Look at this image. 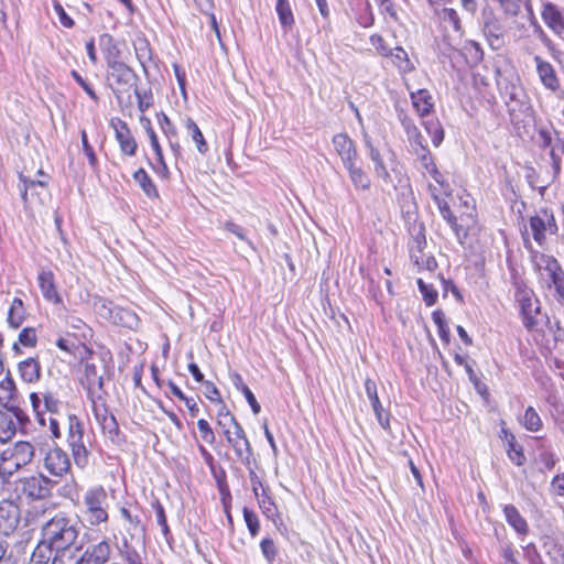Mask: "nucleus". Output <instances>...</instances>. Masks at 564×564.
Instances as JSON below:
<instances>
[{
	"mask_svg": "<svg viewBox=\"0 0 564 564\" xmlns=\"http://www.w3.org/2000/svg\"><path fill=\"white\" fill-rule=\"evenodd\" d=\"M17 432V422L7 413H0V443L10 441Z\"/></svg>",
	"mask_w": 564,
	"mask_h": 564,
	"instance_id": "obj_31",
	"label": "nucleus"
},
{
	"mask_svg": "<svg viewBox=\"0 0 564 564\" xmlns=\"http://www.w3.org/2000/svg\"><path fill=\"white\" fill-rule=\"evenodd\" d=\"M148 137L150 139L151 148L155 153L156 161L162 162L163 152L159 143L158 137L152 128L148 129Z\"/></svg>",
	"mask_w": 564,
	"mask_h": 564,
	"instance_id": "obj_59",
	"label": "nucleus"
},
{
	"mask_svg": "<svg viewBox=\"0 0 564 564\" xmlns=\"http://www.w3.org/2000/svg\"><path fill=\"white\" fill-rule=\"evenodd\" d=\"M67 444L75 465L82 469L85 468L89 463V451L84 443L83 424L75 415L68 416Z\"/></svg>",
	"mask_w": 564,
	"mask_h": 564,
	"instance_id": "obj_6",
	"label": "nucleus"
},
{
	"mask_svg": "<svg viewBox=\"0 0 564 564\" xmlns=\"http://www.w3.org/2000/svg\"><path fill=\"white\" fill-rule=\"evenodd\" d=\"M108 494L102 486L88 488L83 495V521L88 527L97 528L108 522Z\"/></svg>",
	"mask_w": 564,
	"mask_h": 564,
	"instance_id": "obj_2",
	"label": "nucleus"
},
{
	"mask_svg": "<svg viewBox=\"0 0 564 564\" xmlns=\"http://www.w3.org/2000/svg\"><path fill=\"white\" fill-rule=\"evenodd\" d=\"M541 17L547 28L551 29L556 35H563L564 15L555 4L551 2H544L542 6Z\"/></svg>",
	"mask_w": 564,
	"mask_h": 564,
	"instance_id": "obj_16",
	"label": "nucleus"
},
{
	"mask_svg": "<svg viewBox=\"0 0 564 564\" xmlns=\"http://www.w3.org/2000/svg\"><path fill=\"white\" fill-rule=\"evenodd\" d=\"M401 124L406 133L408 140L414 150L415 148L423 147V137L420 133L414 121L405 113L400 115Z\"/></svg>",
	"mask_w": 564,
	"mask_h": 564,
	"instance_id": "obj_29",
	"label": "nucleus"
},
{
	"mask_svg": "<svg viewBox=\"0 0 564 564\" xmlns=\"http://www.w3.org/2000/svg\"><path fill=\"white\" fill-rule=\"evenodd\" d=\"M364 143L368 151V155L373 163V172L377 177L382 180V182L387 185L392 184L390 170L394 171V152L389 150L387 155L382 154L379 149L373 145L372 140L368 134L364 135Z\"/></svg>",
	"mask_w": 564,
	"mask_h": 564,
	"instance_id": "obj_7",
	"label": "nucleus"
},
{
	"mask_svg": "<svg viewBox=\"0 0 564 564\" xmlns=\"http://www.w3.org/2000/svg\"><path fill=\"white\" fill-rule=\"evenodd\" d=\"M509 443V449H508V456L512 463H514L518 466L523 465L525 462V457L523 455V452L521 447H518L516 444V438L512 434H510Z\"/></svg>",
	"mask_w": 564,
	"mask_h": 564,
	"instance_id": "obj_40",
	"label": "nucleus"
},
{
	"mask_svg": "<svg viewBox=\"0 0 564 564\" xmlns=\"http://www.w3.org/2000/svg\"><path fill=\"white\" fill-rule=\"evenodd\" d=\"M21 379L28 383L37 382L41 378V365L35 358H28L18 365Z\"/></svg>",
	"mask_w": 564,
	"mask_h": 564,
	"instance_id": "obj_25",
	"label": "nucleus"
},
{
	"mask_svg": "<svg viewBox=\"0 0 564 564\" xmlns=\"http://www.w3.org/2000/svg\"><path fill=\"white\" fill-rule=\"evenodd\" d=\"M554 286L558 301H564V272L557 275L556 280L551 283V288Z\"/></svg>",
	"mask_w": 564,
	"mask_h": 564,
	"instance_id": "obj_64",
	"label": "nucleus"
},
{
	"mask_svg": "<svg viewBox=\"0 0 564 564\" xmlns=\"http://www.w3.org/2000/svg\"><path fill=\"white\" fill-rule=\"evenodd\" d=\"M56 481L43 474L19 478L14 485V491L19 499L28 502L45 500L51 497L52 488Z\"/></svg>",
	"mask_w": 564,
	"mask_h": 564,
	"instance_id": "obj_3",
	"label": "nucleus"
},
{
	"mask_svg": "<svg viewBox=\"0 0 564 564\" xmlns=\"http://www.w3.org/2000/svg\"><path fill=\"white\" fill-rule=\"evenodd\" d=\"M417 285L426 305H433L437 300V292L432 288V285L426 284L422 279L417 280Z\"/></svg>",
	"mask_w": 564,
	"mask_h": 564,
	"instance_id": "obj_47",
	"label": "nucleus"
},
{
	"mask_svg": "<svg viewBox=\"0 0 564 564\" xmlns=\"http://www.w3.org/2000/svg\"><path fill=\"white\" fill-rule=\"evenodd\" d=\"M36 339V332L31 327L22 329L19 334V343L25 347H34Z\"/></svg>",
	"mask_w": 564,
	"mask_h": 564,
	"instance_id": "obj_51",
	"label": "nucleus"
},
{
	"mask_svg": "<svg viewBox=\"0 0 564 564\" xmlns=\"http://www.w3.org/2000/svg\"><path fill=\"white\" fill-rule=\"evenodd\" d=\"M111 126L115 130L116 139L122 153L129 156L134 155L137 151V142L128 128V124L120 119H115L111 120Z\"/></svg>",
	"mask_w": 564,
	"mask_h": 564,
	"instance_id": "obj_14",
	"label": "nucleus"
},
{
	"mask_svg": "<svg viewBox=\"0 0 564 564\" xmlns=\"http://www.w3.org/2000/svg\"><path fill=\"white\" fill-rule=\"evenodd\" d=\"M538 267L540 279L547 288H551V283L564 272L557 260L549 256H542Z\"/></svg>",
	"mask_w": 564,
	"mask_h": 564,
	"instance_id": "obj_21",
	"label": "nucleus"
},
{
	"mask_svg": "<svg viewBox=\"0 0 564 564\" xmlns=\"http://www.w3.org/2000/svg\"><path fill=\"white\" fill-rule=\"evenodd\" d=\"M505 14L517 17L521 10V0H496Z\"/></svg>",
	"mask_w": 564,
	"mask_h": 564,
	"instance_id": "obj_45",
	"label": "nucleus"
},
{
	"mask_svg": "<svg viewBox=\"0 0 564 564\" xmlns=\"http://www.w3.org/2000/svg\"><path fill=\"white\" fill-rule=\"evenodd\" d=\"M434 323L437 325L438 335L442 340L449 343V329L441 311H435L432 315Z\"/></svg>",
	"mask_w": 564,
	"mask_h": 564,
	"instance_id": "obj_41",
	"label": "nucleus"
},
{
	"mask_svg": "<svg viewBox=\"0 0 564 564\" xmlns=\"http://www.w3.org/2000/svg\"><path fill=\"white\" fill-rule=\"evenodd\" d=\"M530 228L533 239L539 245H542L545 240L546 234H554L556 225L553 215L543 210L541 214L530 217Z\"/></svg>",
	"mask_w": 564,
	"mask_h": 564,
	"instance_id": "obj_12",
	"label": "nucleus"
},
{
	"mask_svg": "<svg viewBox=\"0 0 564 564\" xmlns=\"http://www.w3.org/2000/svg\"><path fill=\"white\" fill-rule=\"evenodd\" d=\"M20 192L23 200L25 203L33 204L35 200L40 203L44 202V196H46V185L43 181L31 180L30 177L20 175Z\"/></svg>",
	"mask_w": 564,
	"mask_h": 564,
	"instance_id": "obj_13",
	"label": "nucleus"
},
{
	"mask_svg": "<svg viewBox=\"0 0 564 564\" xmlns=\"http://www.w3.org/2000/svg\"><path fill=\"white\" fill-rule=\"evenodd\" d=\"M158 120L166 137H169L170 139L172 137H176V129L165 113L161 112L160 115H158Z\"/></svg>",
	"mask_w": 564,
	"mask_h": 564,
	"instance_id": "obj_54",
	"label": "nucleus"
},
{
	"mask_svg": "<svg viewBox=\"0 0 564 564\" xmlns=\"http://www.w3.org/2000/svg\"><path fill=\"white\" fill-rule=\"evenodd\" d=\"M333 145L344 166L351 162H357L358 153L355 143L346 133L335 134L333 138Z\"/></svg>",
	"mask_w": 564,
	"mask_h": 564,
	"instance_id": "obj_15",
	"label": "nucleus"
},
{
	"mask_svg": "<svg viewBox=\"0 0 564 564\" xmlns=\"http://www.w3.org/2000/svg\"><path fill=\"white\" fill-rule=\"evenodd\" d=\"M133 90L138 99L139 110L141 112L147 111L152 106V94L147 91L141 93L137 87Z\"/></svg>",
	"mask_w": 564,
	"mask_h": 564,
	"instance_id": "obj_53",
	"label": "nucleus"
},
{
	"mask_svg": "<svg viewBox=\"0 0 564 564\" xmlns=\"http://www.w3.org/2000/svg\"><path fill=\"white\" fill-rule=\"evenodd\" d=\"M423 126L426 132L430 134L432 143L435 147H438L444 138V131L440 121L436 119H427L423 121Z\"/></svg>",
	"mask_w": 564,
	"mask_h": 564,
	"instance_id": "obj_37",
	"label": "nucleus"
},
{
	"mask_svg": "<svg viewBox=\"0 0 564 564\" xmlns=\"http://www.w3.org/2000/svg\"><path fill=\"white\" fill-rule=\"evenodd\" d=\"M72 77L80 85V87L86 91V94L94 100H97L98 97L93 89V87L78 74L76 70H72Z\"/></svg>",
	"mask_w": 564,
	"mask_h": 564,
	"instance_id": "obj_58",
	"label": "nucleus"
},
{
	"mask_svg": "<svg viewBox=\"0 0 564 564\" xmlns=\"http://www.w3.org/2000/svg\"><path fill=\"white\" fill-rule=\"evenodd\" d=\"M260 547H261V552L263 554V556L269 561V562H272L274 561L276 554H278V551H276V547L274 545V542L272 539L270 538H264L261 543H260Z\"/></svg>",
	"mask_w": 564,
	"mask_h": 564,
	"instance_id": "obj_50",
	"label": "nucleus"
},
{
	"mask_svg": "<svg viewBox=\"0 0 564 564\" xmlns=\"http://www.w3.org/2000/svg\"><path fill=\"white\" fill-rule=\"evenodd\" d=\"M392 63L398 67V69L402 73L411 72L414 66L409 59L408 53L402 47H395L391 50V54L389 56Z\"/></svg>",
	"mask_w": 564,
	"mask_h": 564,
	"instance_id": "obj_33",
	"label": "nucleus"
},
{
	"mask_svg": "<svg viewBox=\"0 0 564 564\" xmlns=\"http://www.w3.org/2000/svg\"><path fill=\"white\" fill-rule=\"evenodd\" d=\"M15 394V383L8 373L0 382V401H10Z\"/></svg>",
	"mask_w": 564,
	"mask_h": 564,
	"instance_id": "obj_39",
	"label": "nucleus"
},
{
	"mask_svg": "<svg viewBox=\"0 0 564 564\" xmlns=\"http://www.w3.org/2000/svg\"><path fill=\"white\" fill-rule=\"evenodd\" d=\"M370 43L375 47L377 54L383 57H388L391 54V48L386 44L383 37L379 34L370 36Z\"/></svg>",
	"mask_w": 564,
	"mask_h": 564,
	"instance_id": "obj_48",
	"label": "nucleus"
},
{
	"mask_svg": "<svg viewBox=\"0 0 564 564\" xmlns=\"http://www.w3.org/2000/svg\"><path fill=\"white\" fill-rule=\"evenodd\" d=\"M111 553L110 544L107 540H102L97 544L87 547L80 558L87 564H105Z\"/></svg>",
	"mask_w": 564,
	"mask_h": 564,
	"instance_id": "obj_20",
	"label": "nucleus"
},
{
	"mask_svg": "<svg viewBox=\"0 0 564 564\" xmlns=\"http://www.w3.org/2000/svg\"><path fill=\"white\" fill-rule=\"evenodd\" d=\"M464 50L467 54H469L470 58L477 63L482 59V50L480 48V45L474 41H469L465 44Z\"/></svg>",
	"mask_w": 564,
	"mask_h": 564,
	"instance_id": "obj_56",
	"label": "nucleus"
},
{
	"mask_svg": "<svg viewBox=\"0 0 564 564\" xmlns=\"http://www.w3.org/2000/svg\"><path fill=\"white\" fill-rule=\"evenodd\" d=\"M99 44L101 46L102 53L105 55V59L107 66H111L118 63H121V50L119 47L118 42L109 34H102L99 37Z\"/></svg>",
	"mask_w": 564,
	"mask_h": 564,
	"instance_id": "obj_23",
	"label": "nucleus"
},
{
	"mask_svg": "<svg viewBox=\"0 0 564 564\" xmlns=\"http://www.w3.org/2000/svg\"><path fill=\"white\" fill-rule=\"evenodd\" d=\"M242 512L245 522L249 529L250 534L252 536H256L260 529L259 519L257 514L253 511L249 510L248 508H243Z\"/></svg>",
	"mask_w": 564,
	"mask_h": 564,
	"instance_id": "obj_44",
	"label": "nucleus"
},
{
	"mask_svg": "<svg viewBox=\"0 0 564 564\" xmlns=\"http://www.w3.org/2000/svg\"><path fill=\"white\" fill-rule=\"evenodd\" d=\"M78 534V527L69 518L62 513L54 516L42 527L41 544H39L33 552L31 558L32 564L42 563L41 558L43 556L39 555V553L42 551L43 546L55 550L56 552L67 551L75 544Z\"/></svg>",
	"mask_w": 564,
	"mask_h": 564,
	"instance_id": "obj_1",
	"label": "nucleus"
},
{
	"mask_svg": "<svg viewBox=\"0 0 564 564\" xmlns=\"http://www.w3.org/2000/svg\"><path fill=\"white\" fill-rule=\"evenodd\" d=\"M411 99L414 109L421 117L427 116L434 107L432 95L426 89H419L415 93H411Z\"/></svg>",
	"mask_w": 564,
	"mask_h": 564,
	"instance_id": "obj_27",
	"label": "nucleus"
},
{
	"mask_svg": "<svg viewBox=\"0 0 564 564\" xmlns=\"http://www.w3.org/2000/svg\"><path fill=\"white\" fill-rule=\"evenodd\" d=\"M93 305L94 310L100 317L115 325H120L131 329L139 325V317L134 312L117 306L107 299L97 296L94 299Z\"/></svg>",
	"mask_w": 564,
	"mask_h": 564,
	"instance_id": "obj_5",
	"label": "nucleus"
},
{
	"mask_svg": "<svg viewBox=\"0 0 564 564\" xmlns=\"http://www.w3.org/2000/svg\"><path fill=\"white\" fill-rule=\"evenodd\" d=\"M425 245V236L420 232L414 239V243L411 246V259L416 265H420V256H423Z\"/></svg>",
	"mask_w": 564,
	"mask_h": 564,
	"instance_id": "obj_42",
	"label": "nucleus"
},
{
	"mask_svg": "<svg viewBox=\"0 0 564 564\" xmlns=\"http://www.w3.org/2000/svg\"><path fill=\"white\" fill-rule=\"evenodd\" d=\"M56 346L68 354H75L78 343L74 339L61 337L57 339Z\"/></svg>",
	"mask_w": 564,
	"mask_h": 564,
	"instance_id": "obj_61",
	"label": "nucleus"
},
{
	"mask_svg": "<svg viewBox=\"0 0 564 564\" xmlns=\"http://www.w3.org/2000/svg\"><path fill=\"white\" fill-rule=\"evenodd\" d=\"M108 69L109 85L118 99L121 98L122 94L137 87L138 75L123 62L111 65Z\"/></svg>",
	"mask_w": 564,
	"mask_h": 564,
	"instance_id": "obj_8",
	"label": "nucleus"
},
{
	"mask_svg": "<svg viewBox=\"0 0 564 564\" xmlns=\"http://www.w3.org/2000/svg\"><path fill=\"white\" fill-rule=\"evenodd\" d=\"M197 429L200 433L202 440L205 443L210 444V445L215 443V440H216L215 433L206 420H204V419L198 420Z\"/></svg>",
	"mask_w": 564,
	"mask_h": 564,
	"instance_id": "obj_46",
	"label": "nucleus"
},
{
	"mask_svg": "<svg viewBox=\"0 0 564 564\" xmlns=\"http://www.w3.org/2000/svg\"><path fill=\"white\" fill-rule=\"evenodd\" d=\"M443 20L451 23L455 31L460 30L459 17L454 9H444L443 10Z\"/></svg>",
	"mask_w": 564,
	"mask_h": 564,
	"instance_id": "obj_60",
	"label": "nucleus"
},
{
	"mask_svg": "<svg viewBox=\"0 0 564 564\" xmlns=\"http://www.w3.org/2000/svg\"><path fill=\"white\" fill-rule=\"evenodd\" d=\"M185 128L191 135L192 140L196 144V149L200 154H206L208 152V144L196 122L191 118L186 117L184 119Z\"/></svg>",
	"mask_w": 564,
	"mask_h": 564,
	"instance_id": "obj_30",
	"label": "nucleus"
},
{
	"mask_svg": "<svg viewBox=\"0 0 564 564\" xmlns=\"http://www.w3.org/2000/svg\"><path fill=\"white\" fill-rule=\"evenodd\" d=\"M434 202L437 205V208L443 219L446 220V223L451 226V228L455 232L456 238L462 243L463 239L466 238L467 232L464 230L462 226L457 224V219L454 216L453 212L451 210L448 204L438 195H434Z\"/></svg>",
	"mask_w": 564,
	"mask_h": 564,
	"instance_id": "obj_22",
	"label": "nucleus"
},
{
	"mask_svg": "<svg viewBox=\"0 0 564 564\" xmlns=\"http://www.w3.org/2000/svg\"><path fill=\"white\" fill-rule=\"evenodd\" d=\"M365 389H366V394L371 402L377 421L384 430H389L390 429L389 414H384V410H383V408L380 403L379 397H378L376 382L370 378L366 379Z\"/></svg>",
	"mask_w": 564,
	"mask_h": 564,
	"instance_id": "obj_17",
	"label": "nucleus"
},
{
	"mask_svg": "<svg viewBox=\"0 0 564 564\" xmlns=\"http://www.w3.org/2000/svg\"><path fill=\"white\" fill-rule=\"evenodd\" d=\"M506 521L511 525L514 531L520 535H525L529 531L527 520L520 514L519 510L512 506L507 505L503 508Z\"/></svg>",
	"mask_w": 564,
	"mask_h": 564,
	"instance_id": "obj_26",
	"label": "nucleus"
},
{
	"mask_svg": "<svg viewBox=\"0 0 564 564\" xmlns=\"http://www.w3.org/2000/svg\"><path fill=\"white\" fill-rule=\"evenodd\" d=\"M345 169L348 171L349 178L357 189L367 191L370 188V177L357 165V162H351Z\"/></svg>",
	"mask_w": 564,
	"mask_h": 564,
	"instance_id": "obj_28",
	"label": "nucleus"
},
{
	"mask_svg": "<svg viewBox=\"0 0 564 564\" xmlns=\"http://www.w3.org/2000/svg\"><path fill=\"white\" fill-rule=\"evenodd\" d=\"M20 522V509L12 500L0 501V534L9 535Z\"/></svg>",
	"mask_w": 564,
	"mask_h": 564,
	"instance_id": "obj_11",
	"label": "nucleus"
},
{
	"mask_svg": "<svg viewBox=\"0 0 564 564\" xmlns=\"http://www.w3.org/2000/svg\"><path fill=\"white\" fill-rule=\"evenodd\" d=\"M37 282L42 295L46 301L57 305H63L62 297L59 296L55 286V279L52 271H41L37 276Z\"/></svg>",
	"mask_w": 564,
	"mask_h": 564,
	"instance_id": "obj_19",
	"label": "nucleus"
},
{
	"mask_svg": "<svg viewBox=\"0 0 564 564\" xmlns=\"http://www.w3.org/2000/svg\"><path fill=\"white\" fill-rule=\"evenodd\" d=\"M154 508H155L156 521H158L159 525L162 528L163 534L167 535V533H169V525H167V522H166V517H165L164 509H163L162 505L159 503V502L155 503Z\"/></svg>",
	"mask_w": 564,
	"mask_h": 564,
	"instance_id": "obj_62",
	"label": "nucleus"
},
{
	"mask_svg": "<svg viewBox=\"0 0 564 564\" xmlns=\"http://www.w3.org/2000/svg\"><path fill=\"white\" fill-rule=\"evenodd\" d=\"M24 321V307L20 299H14L8 313V323L12 328H19Z\"/></svg>",
	"mask_w": 564,
	"mask_h": 564,
	"instance_id": "obj_35",
	"label": "nucleus"
},
{
	"mask_svg": "<svg viewBox=\"0 0 564 564\" xmlns=\"http://www.w3.org/2000/svg\"><path fill=\"white\" fill-rule=\"evenodd\" d=\"M413 151L427 173L436 166L429 150L424 145L415 148Z\"/></svg>",
	"mask_w": 564,
	"mask_h": 564,
	"instance_id": "obj_43",
	"label": "nucleus"
},
{
	"mask_svg": "<svg viewBox=\"0 0 564 564\" xmlns=\"http://www.w3.org/2000/svg\"><path fill=\"white\" fill-rule=\"evenodd\" d=\"M275 11L282 26L291 28L294 24V17L289 0H278Z\"/></svg>",
	"mask_w": 564,
	"mask_h": 564,
	"instance_id": "obj_36",
	"label": "nucleus"
},
{
	"mask_svg": "<svg viewBox=\"0 0 564 564\" xmlns=\"http://www.w3.org/2000/svg\"><path fill=\"white\" fill-rule=\"evenodd\" d=\"M133 178L148 197L158 196V191L154 183L143 169H139L138 171H135L133 174Z\"/></svg>",
	"mask_w": 564,
	"mask_h": 564,
	"instance_id": "obj_34",
	"label": "nucleus"
},
{
	"mask_svg": "<svg viewBox=\"0 0 564 564\" xmlns=\"http://www.w3.org/2000/svg\"><path fill=\"white\" fill-rule=\"evenodd\" d=\"M521 422L531 432H538L542 427L541 417L532 406L525 410Z\"/></svg>",
	"mask_w": 564,
	"mask_h": 564,
	"instance_id": "obj_38",
	"label": "nucleus"
},
{
	"mask_svg": "<svg viewBox=\"0 0 564 564\" xmlns=\"http://www.w3.org/2000/svg\"><path fill=\"white\" fill-rule=\"evenodd\" d=\"M83 383L85 384L90 399L95 397L97 390L102 389V376L98 373L97 367L94 364H85Z\"/></svg>",
	"mask_w": 564,
	"mask_h": 564,
	"instance_id": "obj_24",
	"label": "nucleus"
},
{
	"mask_svg": "<svg viewBox=\"0 0 564 564\" xmlns=\"http://www.w3.org/2000/svg\"><path fill=\"white\" fill-rule=\"evenodd\" d=\"M232 383L245 395L247 402L251 406L252 412L254 414H258L260 412V410H261L260 404L258 403V401H257L256 397L253 395L252 391L243 382L241 376L236 373L232 377Z\"/></svg>",
	"mask_w": 564,
	"mask_h": 564,
	"instance_id": "obj_32",
	"label": "nucleus"
},
{
	"mask_svg": "<svg viewBox=\"0 0 564 564\" xmlns=\"http://www.w3.org/2000/svg\"><path fill=\"white\" fill-rule=\"evenodd\" d=\"M80 139H82L84 153L88 158L89 164L93 167H95L97 164V158H96L93 147L88 143L87 133L85 130L82 131Z\"/></svg>",
	"mask_w": 564,
	"mask_h": 564,
	"instance_id": "obj_55",
	"label": "nucleus"
},
{
	"mask_svg": "<svg viewBox=\"0 0 564 564\" xmlns=\"http://www.w3.org/2000/svg\"><path fill=\"white\" fill-rule=\"evenodd\" d=\"M43 467L50 475L62 478L70 470V460L65 451L54 447L45 454Z\"/></svg>",
	"mask_w": 564,
	"mask_h": 564,
	"instance_id": "obj_10",
	"label": "nucleus"
},
{
	"mask_svg": "<svg viewBox=\"0 0 564 564\" xmlns=\"http://www.w3.org/2000/svg\"><path fill=\"white\" fill-rule=\"evenodd\" d=\"M225 417L228 419L229 423L234 427V431L230 429H226L224 431L227 442L232 447L238 459L243 464H249L252 456V449L242 426L229 412H226Z\"/></svg>",
	"mask_w": 564,
	"mask_h": 564,
	"instance_id": "obj_9",
	"label": "nucleus"
},
{
	"mask_svg": "<svg viewBox=\"0 0 564 564\" xmlns=\"http://www.w3.org/2000/svg\"><path fill=\"white\" fill-rule=\"evenodd\" d=\"M259 507L262 509V512L267 518L274 517L276 507L270 497L263 495V497L259 499Z\"/></svg>",
	"mask_w": 564,
	"mask_h": 564,
	"instance_id": "obj_57",
	"label": "nucleus"
},
{
	"mask_svg": "<svg viewBox=\"0 0 564 564\" xmlns=\"http://www.w3.org/2000/svg\"><path fill=\"white\" fill-rule=\"evenodd\" d=\"M120 514L129 523L130 529L134 531H143L139 516H133L130 510L124 507L120 509Z\"/></svg>",
	"mask_w": 564,
	"mask_h": 564,
	"instance_id": "obj_52",
	"label": "nucleus"
},
{
	"mask_svg": "<svg viewBox=\"0 0 564 564\" xmlns=\"http://www.w3.org/2000/svg\"><path fill=\"white\" fill-rule=\"evenodd\" d=\"M533 59L536 65V73L543 86L552 91H556L560 88V80L554 67L538 55L534 56Z\"/></svg>",
	"mask_w": 564,
	"mask_h": 564,
	"instance_id": "obj_18",
	"label": "nucleus"
},
{
	"mask_svg": "<svg viewBox=\"0 0 564 564\" xmlns=\"http://www.w3.org/2000/svg\"><path fill=\"white\" fill-rule=\"evenodd\" d=\"M78 558L69 555L67 551H59L52 561V564H77Z\"/></svg>",
	"mask_w": 564,
	"mask_h": 564,
	"instance_id": "obj_63",
	"label": "nucleus"
},
{
	"mask_svg": "<svg viewBox=\"0 0 564 564\" xmlns=\"http://www.w3.org/2000/svg\"><path fill=\"white\" fill-rule=\"evenodd\" d=\"M35 448L26 441H19L1 454L0 470L12 475L22 467L29 465L34 457Z\"/></svg>",
	"mask_w": 564,
	"mask_h": 564,
	"instance_id": "obj_4",
	"label": "nucleus"
},
{
	"mask_svg": "<svg viewBox=\"0 0 564 564\" xmlns=\"http://www.w3.org/2000/svg\"><path fill=\"white\" fill-rule=\"evenodd\" d=\"M100 427L111 441H115V438L118 436L119 426L113 415H111L109 419H104V424H101Z\"/></svg>",
	"mask_w": 564,
	"mask_h": 564,
	"instance_id": "obj_49",
	"label": "nucleus"
}]
</instances>
